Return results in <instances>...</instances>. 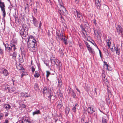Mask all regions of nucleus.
Segmentation results:
<instances>
[{
    "mask_svg": "<svg viewBox=\"0 0 123 123\" xmlns=\"http://www.w3.org/2000/svg\"><path fill=\"white\" fill-rule=\"evenodd\" d=\"M44 62L46 66L48 67V68H49L50 66L49 65V61L46 60L44 61Z\"/></svg>",
    "mask_w": 123,
    "mask_h": 123,
    "instance_id": "33",
    "label": "nucleus"
},
{
    "mask_svg": "<svg viewBox=\"0 0 123 123\" xmlns=\"http://www.w3.org/2000/svg\"><path fill=\"white\" fill-rule=\"evenodd\" d=\"M102 123H107L106 119L104 118L103 117L102 118Z\"/></svg>",
    "mask_w": 123,
    "mask_h": 123,
    "instance_id": "51",
    "label": "nucleus"
},
{
    "mask_svg": "<svg viewBox=\"0 0 123 123\" xmlns=\"http://www.w3.org/2000/svg\"><path fill=\"white\" fill-rule=\"evenodd\" d=\"M70 109L68 107H67L65 110V113L66 114H68L69 113Z\"/></svg>",
    "mask_w": 123,
    "mask_h": 123,
    "instance_id": "34",
    "label": "nucleus"
},
{
    "mask_svg": "<svg viewBox=\"0 0 123 123\" xmlns=\"http://www.w3.org/2000/svg\"><path fill=\"white\" fill-rule=\"evenodd\" d=\"M46 74V77L47 78H48L50 74V73L49 71H47Z\"/></svg>",
    "mask_w": 123,
    "mask_h": 123,
    "instance_id": "52",
    "label": "nucleus"
},
{
    "mask_svg": "<svg viewBox=\"0 0 123 123\" xmlns=\"http://www.w3.org/2000/svg\"><path fill=\"white\" fill-rule=\"evenodd\" d=\"M116 48V47L115 46L114 44H113V46H112V48H110L111 49V51L112 52H114L115 51V49Z\"/></svg>",
    "mask_w": 123,
    "mask_h": 123,
    "instance_id": "42",
    "label": "nucleus"
},
{
    "mask_svg": "<svg viewBox=\"0 0 123 123\" xmlns=\"http://www.w3.org/2000/svg\"><path fill=\"white\" fill-rule=\"evenodd\" d=\"M72 94L74 98H75L76 97L75 93L73 91H72Z\"/></svg>",
    "mask_w": 123,
    "mask_h": 123,
    "instance_id": "47",
    "label": "nucleus"
},
{
    "mask_svg": "<svg viewBox=\"0 0 123 123\" xmlns=\"http://www.w3.org/2000/svg\"><path fill=\"white\" fill-rule=\"evenodd\" d=\"M82 30V33H83V34L84 37H86V36L85 35L86 33V31L85 30V28L83 27V28H82L81 29Z\"/></svg>",
    "mask_w": 123,
    "mask_h": 123,
    "instance_id": "31",
    "label": "nucleus"
},
{
    "mask_svg": "<svg viewBox=\"0 0 123 123\" xmlns=\"http://www.w3.org/2000/svg\"><path fill=\"white\" fill-rule=\"evenodd\" d=\"M106 84L107 85V92L108 94H111V91L110 90V88L108 86V84L109 83L107 81H106L105 82Z\"/></svg>",
    "mask_w": 123,
    "mask_h": 123,
    "instance_id": "25",
    "label": "nucleus"
},
{
    "mask_svg": "<svg viewBox=\"0 0 123 123\" xmlns=\"http://www.w3.org/2000/svg\"><path fill=\"white\" fill-rule=\"evenodd\" d=\"M17 41L14 39H12L10 42L11 46L13 47V51H15L16 49V45L17 44Z\"/></svg>",
    "mask_w": 123,
    "mask_h": 123,
    "instance_id": "7",
    "label": "nucleus"
},
{
    "mask_svg": "<svg viewBox=\"0 0 123 123\" xmlns=\"http://www.w3.org/2000/svg\"><path fill=\"white\" fill-rule=\"evenodd\" d=\"M97 114L96 113H94L92 116V118L93 119L95 118H96Z\"/></svg>",
    "mask_w": 123,
    "mask_h": 123,
    "instance_id": "46",
    "label": "nucleus"
},
{
    "mask_svg": "<svg viewBox=\"0 0 123 123\" xmlns=\"http://www.w3.org/2000/svg\"><path fill=\"white\" fill-rule=\"evenodd\" d=\"M41 112L39 110H37L36 109V110L34 111L32 113V115L34 116L35 115H38L40 114Z\"/></svg>",
    "mask_w": 123,
    "mask_h": 123,
    "instance_id": "26",
    "label": "nucleus"
},
{
    "mask_svg": "<svg viewBox=\"0 0 123 123\" xmlns=\"http://www.w3.org/2000/svg\"><path fill=\"white\" fill-rule=\"evenodd\" d=\"M104 76L103 77L102 79L104 81H105L106 80V76L104 74Z\"/></svg>",
    "mask_w": 123,
    "mask_h": 123,
    "instance_id": "56",
    "label": "nucleus"
},
{
    "mask_svg": "<svg viewBox=\"0 0 123 123\" xmlns=\"http://www.w3.org/2000/svg\"><path fill=\"white\" fill-rule=\"evenodd\" d=\"M63 29L62 30L61 33L57 36V37L60 39H61L62 38H63L65 36L63 35Z\"/></svg>",
    "mask_w": 123,
    "mask_h": 123,
    "instance_id": "20",
    "label": "nucleus"
},
{
    "mask_svg": "<svg viewBox=\"0 0 123 123\" xmlns=\"http://www.w3.org/2000/svg\"><path fill=\"white\" fill-rule=\"evenodd\" d=\"M58 86L59 87H61L62 85V83L61 79L59 80L58 81Z\"/></svg>",
    "mask_w": 123,
    "mask_h": 123,
    "instance_id": "38",
    "label": "nucleus"
},
{
    "mask_svg": "<svg viewBox=\"0 0 123 123\" xmlns=\"http://www.w3.org/2000/svg\"><path fill=\"white\" fill-rule=\"evenodd\" d=\"M17 54V53L14 51V52H11L9 55L10 56H12V58L14 60L16 58Z\"/></svg>",
    "mask_w": 123,
    "mask_h": 123,
    "instance_id": "19",
    "label": "nucleus"
},
{
    "mask_svg": "<svg viewBox=\"0 0 123 123\" xmlns=\"http://www.w3.org/2000/svg\"><path fill=\"white\" fill-rule=\"evenodd\" d=\"M84 89H85V90L87 91V90H88V87L87 86H86L84 87Z\"/></svg>",
    "mask_w": 123,
    "mask_h": 123,
    "instance_id": "64",
    "label": "nucleus"
},
{
    "mask_svg": "<svg viewBox=\"0 0 123 123\" xmlns=\"http://www.w3.org/2000/svg\"><path fill=\"white\" fill-rule=\"evenodd\" d=\"M93 55H94V54L95 52L94 50L92 48H90L88 50Z\"/></svg>",
    "mask_w": 123,
    "mask_h": 123,
    "instance_id": "29",
    "label": "nucleus"
},
{
    "mask_svg": "<svg viewBox=\"0 0 123 123\" xmlns=\"http://www.w3.org/2000/svg\"><path fill=\"white\" fill-rule=\"evenodd\" d=\"M3 44L4 46L5 47V48H6L7 46H8L9 44L8 43L5 44L4 43H3Z\"/></svg>",
    "mask_w": 123,
    "mask_h": 123,
    "instance_id": "58",
    "label": "nucleus"
},
{
    "mask_svg": "<svg viewBox=\"0 0 123 123\" xmlns=\"http://www.w3.org/2000/svg\"><path fill=\"white\" fill-rule=\"evenodd\" d=\"M29 41H28V47L29 50L31 51L34 52L37 51L36 49V46H37L36 41L35 39H33V40H30Z\"/></svg>",
    "mask_w": 123,
    "mask_h": 123,
    "instance_id": "1",
    "label": "nucleus"
},
{
    "mask_svg": "<svg viewBox=\"0 0 123 123\" xmlns=\"http://www.w3.org/2000/svg\"><path fill=\"white\" fill-rule=\"evenodd\" d=\"M21 107L22 108H25L26 106L24 104H23L21 105Z\"/></svg>",
    "mask_w": 123,
    "mask_h": 123,
    "instance_id": "55",
    "label": "nucleus"
},
{
    "mask_svg": "<svg viewBox=\"0 0 123 123\" xmlns=\"http://www.w3.org/2000/svg\"><path fill=\"white\" fill-rule=\"evenodd\" d=\"M85 44H86V46L88 49H88H89L90 48H91L90 47V45L87 42H86L85 43Z\"/></svg>",
    "mask_w": 123,
    "mask_h": 123,
    "instance_id": "44",
    "label": "nucleus"
},
{
    "mask_svg": "<svg viewBox=\"0 0 123 123\" xmlns=\"http://www.w3.org/2000/svg\"><path fill=\"white\" fill-rule=\"evenodd\" d=\"M31 68L32 72L33 73L35 71V68L32 66Z\"/></svg>",
    "mask_w": 123,
    "mask_h": 123,
    "instance_id": "61",
    "label": "nucleus"
},
{
    "mask_svg": "<svg viewBox=\"0 0 123 123\" xmlns=\"http://www.w3.org/2000/svg\"><path fill=\"white\" fill-rule=\"evenodd\" d=\"M32 21L34 25L35 26L37 27L38 26V20L36 19V18L33 16V15L32 16Z\"/></svg>",
    "mask_w": 123,
    "mask_h": 123,
    "instance_id": "12",
    "label": "nucleus"
},
{
    "mask_svg": "<svg viewBox=\"0 0 123 123\" xmlns=\"http://www.w3.org/2000/svg\"><path fill=\"white\" fill-rule=\"evenodd\" d=\"M58 105L59 106V107L60 108H61L62 106V102L61 100H60L58 101Z\"/></svg>",
    "mask_w": 123,
    "mask_h": 123,
    "instance_id": "40",
    "label": "nucleus"
},
{
    "mask_svg": "<svg viewBox=\"0 0 123 123\" xmlns=\"http://www.w3.org/2000/svg\"><path fill=\"white\" fill-rule=\"evenodd\" d=\"M60 40L62 41L65 45H67L68 43L66 37L65 36L63 38H62Z\"/></svg>",
    "mask_w": 123,
    "mask_h": 123,
    "instance_id": "22",
    "label": "nucleus"
},
{
    "mask_svg": "<svg viewBox=\"0 0 123 123\" xmlns=\"http://www.w3.org/2000/svg\"><path fill=\"white\" fill-rule=\"evenodd\" d=\"M10 104L8 103L4 104L3 105V107L4 109H5L6 111H8L11 108V106L10 105Z\"/></svg>",
    "mask_w": 123,
    "mask_h": 123,
    "instance_id": "11",
    "label": "nucleus"
},
{
    "mask_svg": "<svg viewBox=\"0 0 123 123\" xmlns=\"http://www.w3.org/2000/svg\"><path fill=\"white\" fill-rule=\"evenodd\" d=\"M30 27V24L28 23H27V24H23L22 29H24L25 30L27 31Z\"/></svg>",
    "mask_w": 123,
    "mask_h": 123,
    "instance_id": "15",
    "label": "nucleus"
},
{
    "mask_svg": "<svg viewBox=\"0 0 123 123\" xmlns=\"http://www.w3.org/2000/svg\"><path fill=\"white\" fill-rule=\"evenodd\" d=\"M60 30H57L56 31V34L57 36H58L59 35L60 33Z\"/></svg>",
    "mask_w": 123,
    "mask_h": 123,
    "instance_id": "54",
    "label": "nucleus"
},
{
    "mask_svg": "<svg viewBox=\"0 0 123 123\" xmlns=\"http://www.w3.org/2000/svg\"><path fill=\"white\" fill-rule=\"evenodd\" d=\"M103 49L104 52L105 53L106 55L107 56V57H109V52L108 50L107 49H105V48H103Z\"/></svg>",
    "mask_w": 123,
    "mask_h": 123,
    "instance_id": "21",
    "label": "nucleus"
},
{
    "mask_svg": "<svg viewBox=\"0 0 123 123\" xmlns=\"http://www.w3.org/2000/svg\"><path fill=\"white\" fill-rule=\"evenodd\" d=\"M40 76L39 73L37 71H36L35 72V74L34 75V76L35 78H38Z\"/></svg>",
    "mask_w": 123,
    "mask_h": 123,
    "instance_id": "30",
    "label": "nucleus"
},
{
    "mask_svg": "<svg viewBox=\"0 0 123 123\" xmlns=\"http://www.w3.org/2000/svg\"><path fill=\"white\" fill-rule=\"evenodd\" d=\"M93 23L94 24L95 26H98V24H99V22L98 21H97L95 19L93 20Z\"/></svg>",
    "mask_w": 123,
    "mask_h": 123,
    "instance_id": "32",
    "label": "nucleus"
},
{
    "mask_svg": "<svg viewBox=\"0 0 123 123\" xmlns=\"http://www.w3.org/2000/svg\"><path fill=\"white\" fill-rule=\"evenodd\" d=\"M104 67L105 68L106 70H108L109 71H111V70L112 69L111 68H109V67H110L107 64V63L105 61H104Z\"/></svg>",
    "mask_w": 123,
    "mask_h": 123,
    "instance_id": "17",
    "label": "nucleus"
},
{
    "mask_svg": "<svg viewBox=\"0 0 123 123\" xmlns=\"http://www.w3.org/2000/svg\"><path fill=\"white\" fill-rule=\"evenodd\" d=\"M24 3L25 4V10H26L29 11V7L28 2L26 0H24Z\"/></svg>",
    "mask_w": 123,
    "mask_h": 123,
    "instance_id": "14",
    "label": "nucleus"
},
{
    "mask_svg": "<svg viewBox=\"0 0 123 123\" xmlns=\"http://www.w3.org/2000/svg\"><path fill=\"white\" fill-rule=\"evenodd\" d=\"M48 88L47 87H44L43 89V93L44 94L46 93L47 92Z\"/></svg>",
    "mask_w": 123,
    "mask_h": 123,
    "instance_id": "35",
    "label": "nucleus"
},
{
    "mask_svg": "<svg viewBox=\"0 0 123 123\" xmlns=\"http://www.w3.org/2000/svg\"><path fill=\"white\" fill-rule=\"evenodd\" d=\"M73 106H73L72 107V110L73 112L75 113L76 112V108L78 106H79V105H78V104L77 103L74 105H73Z\"/></svg>",
    "mask_w": 123,
    "mask_h": 123,
    "instance_id": "24",
    "label": "nucleus"
},
{
    "mask_svg": "<svg viewBox=\"0 0 123 123\" xmlns=\"http://www.w3.org/2000/svg\"><path fill=\"white\" fill-rule=\"evenodd\" d=\"M12 79L13 82V85H14L16 81V79L14 77L12 78Z\"/></svg>",
    "mask_w": 123,
    "mask_h": 123,
    "instance_id": "45",
    "label": "nucleus"
},
{
    "mask_svg": "<svg viewBox=\"0 0 123 123\" xmlns=\"http://www.w3.org/2000/svg\"><path fill=\"white\" fill-rule=\"evenodd\" d=\"M118 44H117V47H116L115 49V51L116 52V54L118 55H119L120 54V50L119 48H118Z\"/></svg>",
    "mask_w": 123,
    "mask_h": 123,
    "instance_id": "23",
    "label": "nucleus"
},
{
    "mask_svg": "<svg viewBox=\"0 0 123 123\" xmlns=\"http://www.w3.org/2000/svg\"><path fill=\"white\" fill-rule=\"evenodd\" d=\"M0 7L1 8L2 12V14L3 16V18H4L6 16V12L5 11V6L4 3L0 1Z\"/></svg>",
    "mask_w": 123,
    "mask_h": 123,
    "instance_id": "4",
    "label": "nucleus"
},
{
    "mask_svg": "<svg viewBox=\"0 0 123 123\" xmlns=\"http://www.w3.org/2000/svg\"><path fill=\"white\" fill-rule=\"evenodd\" d=\"M94 34L96 36H97V37H100L101 36L100 33L98 31L95 29V28H93Z\"/></svg>",
    "mask_w": 123,
    "mask_h": 123,
    "instance_id": "16",
    "label": "nucleus"
},
{
    "mask_svg": "<svg viewBox=\"0 0 123 123\" xmlns=\"http://www.w3.org/2000/svg\"><path fill=\"white\" fill-rule=\"evenodd\" d=\"M50 61L51 63L53 62H54L55 64L56 65H57V64L56 63L55 59V58H53L52 59H50Z\"/></svg>",
    "mask_w": 123,
    "mask_h": 123,
    "instance_id": "39",
    "label": "nucleus"
},
{
    "mask_svg": "<svg viewBox=\"0 0 123 123\" xmlns=\"http://www.w3.org/2000/svg\"><path fill=\"white\" fill-rule=\"evenodd\" d=\"M17 68L20 70H22V71L23 72L21 75L22 77L24 75L27 74V73H25L26 74H24V71H25V69L20 64H19L18 66H17Z\"/></svg>",
    "mask_w": 123,
    "mask_h": 123,
    "instance_id": "9",
    "label": "nucleus"
},
{
    "mask_svg": "<svg viewBox=\"0 0 123 123\" xmlns=\"http://www.w3.org/2000/svg\"><path fill=\"white\" fill-rule=\"evenodd\" d=\"M0 73L4 76H6L8 75L9 74L7 70L6 69L3 68L1 70Z\"/></svg>",
    "mask_w": 123,
    "mask_h": 123,
    "instance_id": "13",
    "label": "nucleus"
},
{
    "mask_svg": "<svg viewBox=\"0 0 123 123\" xmlns=\"http://www.w3.org/2000/svg\"><path fill=\"white\" fill-rule=\"evenodd\" d=\"M74 14L75 16L76 15L77 16V18H79V19L81 20V18H82V14L79 11L75 9L74 11Z\"/></svg>",
    "mask_w": 123,
    "mask_h": 123,
    "instance_id": "6",
    "label": "nucleus"
},
{
    "mask_svg": "<svg viewBox=\"0 0 123 123\" xmlns=\"http://www.w3.org/2000/svg\"><path fill=\"white\" fill-rule=\"evenodd\" d=\"M10 4H11L10 6H9L8 8L9 9L11 10L13 6H12V4L11 3Z\"/></svg>",
    "mask_w": 123,
    "mask_h": 123,
    "instance_id": "57",
    "label": "nucleus"
},
{
    "mask_svg": "<svg viewBox=\"0 0 123 123\" xmlns=\"http://www.w3.org/2000/svg\"><path fill=\"white\" fill-rule=\"evenodd\" d=\"M58 52H59V53L61 54L62 56H63L64 53L63 52L62 50L60 48H59Z\"/></svg>",
    "mask_w": 123,
    "mask_h": 123,
    "instance_id": "41",
    "label": "nucleus"
},
{
    "mask_svg": "<svg viewBox=\"0 0 123 123\" xmlns=\"http://www.w3.org/2000/svg\"><path fill=\"white\" fill-rule=\"evenodd\" d=\"M13 49V47L11 46V45L9 44L8 46L5 48V51L6 52H7L8 54L11 53V52H13V50L12 49Z\"/></svg>",
    "mask_w": 123,
    "mask_h": 123,
    "instance_id": "5",
    "label": "nucleus"
},
{
    "mask_svg": "<svg viewBox=\"0 0 123 123\" xmlns=\"http://www.w3.org/2000/svg\"><path fill=\"white\" fill-rule=\"evenodd\" d=\"M82 5H84L85 6L86 4V3L85 2V1L84 0L82 1Z\"/></svg>",
    "mask_w": 123,
    "mask_h": 123,
    "instance_id": "63",
    "label": "nucleus"
},
{
    "mask_svg": "<svg viewBox=\"0 0 123 123\" xmlns=\"http://www.w3.org/2000/svg\"><path fill=\"white\" fill-rule=\"evenodd\" d=\"M20 33L22 38H23L22 36L24 37H26L28 33L27 31L25 30L24 29H21L20 30Z\"/></svg>",
    "mask_w": 123,
    "mask_h": 123,
    "instance_id": "8",
    "label": "nucleus"
},
{
    "mask_svg": "<svg viewBox=\"0 0 123 123\" xmlns=\"http://www.w3.org/2000/svg\"><path fill=\"white\" fill-rule=\"evenodd\" d=\"M105 99L106 100V102L107 104H110V100L109 98V95H108V98H105Z\"/></svg>",
    "mask_w": 123,
    "mask_h": 123,
    "instance_id": "36",
    "label": "nucleus"
},
{
    "mask_svg": "<svg viewBox=\"0 0 123 123\" xmlns=\"http://www.w3.org/2000/svg\"><path fill=\"white\" fill-rule=\"evenodd\" d=\"M19 60L21 62H23L24 61L23 57H22L21 58L20 57L19 59Z\"/></svg>",
    "mask_w": 123,
    "mask_h": 123,
    "instance_id": "50",
    "label": "nucleus"
},
{
    "mask_svg": "<svg viewBox=\"0 0 123 123\" xmlns=\"http://www.w3.org/2000/svg\"><path fill=\"white\" fill-rule=\"evenodd\" d=\"M110 40L108 39V40H107L106 43L107 44V45L108 46L109 48H110V45L111 44V42H110Z\"/></svg>",
    "mask_w": 123,
    "mask_h": 123,
    "instance_id": "43",
    "label": "nucleus"
},
{
    "mask_svg": "<svg viewBox=\"0 0 123 123\" xmlns=\"http://www.w3.org/2000/svg\"><path fill=\"white\" fill-rule=\"evenodd\" d=\"M26 94L27 93L26 92H21V96L22 97H25V95H26Z\"/></svg>",
    "mask_w": 123,
    "mask_h": 123,
    "instance_id": "49",
    "label": "nucleus"
},
{
    "mask_svg": "<svg viewBox=\"0 0 123 123\" xmlns=\"http://www.w3.org/2000/svg\"><path fill=\"white\" fill-rule=\"evenodd\" d=\"M95 111V110L92 106L88 107L87 108V111L89 114L91 115Z\"/></svg>",
    "mask_w": 123,
    "mask_h": 123,
    "instance_id": "10",
    "label": "nucleus"
},
{
    "mask_svg": "<svg viewBox=\"0 0 123 123\" xmlns=\"http://www.w3.org/2000/svg\"><path fill=\"white\" fill-rule=\"evenodd\" d=\"M3 88L5 89L6 90H7L8 92L10 91V88L7 85V84H6L5 86H3Z\"/></svg>",
    "mask_w": 123,
    "mask_h": 123,
    "instance_id": "28",
    "label": "nucleus"
},
{
    "mask_svg": "<svg viewBox=\"0 0 123 123\" xmlns=\"http://www.w3.org/2000/svg\"><path fill=\"white\" fill-rule=\"evenodd\" d=\"M28 39V41H29V40H33V39H34L33 37L31 35L29 37L27 38Z\"/></svg>",
    "mask_w": 123,
    "mask_h": 123,
    "instance_id": "37",
    "label": "nucleus"
},
{
    "mask_svg": "<svg viewBox=\"0 0 123 123\" xmlns=\"http://www.w3.org/2000/svg\"><path fill=\"white\" fill-rule=\"evenodd\" d=\"M95 3L97 8L98 9H100V7L101 6L100 2L101 0H95Z\"/></svg>",
    "mask_w": 123,
    "mask_h": 123,
    "instance_id": "18",
    "label": "nucleus"
},
{
    "mask_svg": "<svg viewBox=\"0 0 123 123\" xmlns=\"http://www.w3.org/2000/svg\"><path fill=\"white\" fill-rule=\"evenodd\" d=\"M79 46L80 49H82L83 48V46L81 45L80 43H79Z\"/></svg>",
    "mask_w": 123,
    "mask_h": 123,
    "instance_id": "62",
    "label": "nucleus"
},
{
    "mask_svg": "<svg viewBox=\"0 0 123 123\" xmlns=\"http://www.w3.org/2000/svg\"><path fill=\"white\" fill-rule=\"evenodd\" d=\"M0 54L1 55H2L3 54V52L2 49L1 47L0 46Z\"/></svg>",
    "mask_w": 123,
    "mask_h": 123,
    "instance_id": "48",
    "label": "nucleus"
},
{
    "mask_svg": "<svg viewBox=\"0 0 123 123\" xmlns=\"http://www.w3.org/2000/svg\"><path fill=\"white\" fill-rule=\"evenodd\" d=\"M94 91L96 95V97L100 94V90L99 89L96 88H95Z\"/></svg>",
    "mask_w": 123,
    "mask_h": 123,
    "instance_id": "27",
    "label": "nucleus"
},
{
    "mask_svg": "<svg viewBox=\"0 0 123 123\" xmlns=\"http://www.w3.org/2000/svg\"><path fill=\"white\" fill-rule=\"evenodd\" d=\"M21 55L22 56V57H25V53L24 52H21Z\"/></svg>",
    "mask_w": 123,
    "mask_h": 123,
    "instance_id": "59",
    "label": "nucleus"
},
{
    "mask_svg": "<svg viewBox=\"0 0 123 123\" xmlns=\"http://www.w3.org/2000/svg\"><path fill=\"white\" fill-rule=\"evenodd\" d=\"M9 121L8 119H6L5 120L4 122L3 123H9Z\"/></svg>",
    "mask_w": 123,
    "mask_h": 123,
    "instance_id": "60",
    "label": "nucleus"
},
{
    "mask_svg": "<svg viewBox=\"0 0 123 123\" xmlns=\"http://www.w3.org/2000/svg\"><path fill=\"white\" fill-rule=\"evenodd\" d=\"M52 96V95H51V93H50L49 95L48 96V98L49 99L50 101H51V97Z\"/></svg>",
    "mask_w": 123,
    "mask_h": 123,
    "instance_id": "53",
    "label": "nucleus"
},
{
    "mask_svg": "<svg viewBox=\"0 0 123 123\" xmlns=\"http://www.w3.org/2000/svg\"><path fill=\"white\" fill-rule=\"evenodd\" d=\"M62 8L60 9L57 6L55 8L57 12H58L60 14H62L63 13H64V12L66 11V8L63 5V3L62 2V0H58Z\"/></svg>",
    "mask_w": 123,
    "mask_h": 123,
    "instance_id": "2",
    "label": "nucleus"
},
{
    "mask_svg": "<svg viewBox=\"0 0 123 123\" xmlns=\"http://www.w3.org/2000/svg\"><path fill=\"white\" fill-rule=\"evenodd\" d=\"M116 27L117 31L118 34L120 35L121 36L123 37V28L119 25H117Z\"/></svg>",
    "mask_w": 123,
    "mask_h": 123,
    "instance_id": "3",
    "label": "nucleus"
}]
</instances>
